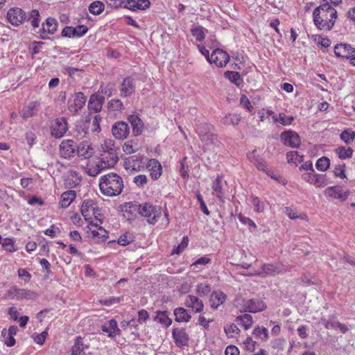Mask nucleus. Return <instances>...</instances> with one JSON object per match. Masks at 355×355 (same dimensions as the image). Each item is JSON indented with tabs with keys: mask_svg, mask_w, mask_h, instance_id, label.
I'll return each instance as SVG.
<instances>
[{
	"mask_svg": "<svg viewBox=\"0 0 355 355\" xmlns=\"http://www.w3.org/2000/svg\"><path fill=\"white\" fill-rule=\"evenodd\" d=\"M337 17L336 10L328 3L321 4L313 12V24L320 31H331L334 26Z\"/></svg>",
	"mask_w": 355,
	"mask_h": 355,
	"instance_id": "obj_1",
	"label": "nucleus"
},
{
	"mask_svg": "<svg viewBox=\"0 0 355 355\" xmlns=\"http://www.w3.org/2000/svg\"><path fill=\"white\" fill-rule=\"evenodd\" d=\"M99 188L103 195L108 197L116 196L122 192L123 182L119 175L109 173L100 178Z\"/></svg>",
	"mask_w": 355,
	"mask_h": 355,
	"instance_id": "obj_2",
	"label": "nucleus"
},
{
	"mask_svg": "<svg viewBox=\"0 0 355 355\" xmlns=\"http://www.w3.org/2000/svg\"><path fill=\"white\" fill-rule=\"evenodd\" d=\"M119 160L116 149L108 153H101L100 159L95 164L89 163L86 166L87 173L92 177L99 174L103 170L113 167Z\"/></svg>",
	"mask_w": 355,
	"mask_h": 355,
	"instance_id": "obj_3",
	"label": "nucleus"
},
{
	"mask_svg": "<svg viewBox=\"0 0 355 355\" xmlns=\"http://www.w3.org/2000/svg\"><path fill=\"white\" fill-rule=\"evenodd\" d=\"M81 214L87 223L92 222L94 219L101 222L98 218L101 216V209L97 202L93 200L86 199L83 202Z\"/></svg>",
	"mask_w": 355,
	"mask_h": 355,
	"instance_id": "obj_4",
	"label": "nucleus"
},
{
	"mask_svg": "<svg viewBox=\"0 0 355 355\" xmlns=\"http://www.w3.org/2000/svg\"><path fill=\"white\" fill-rule=\"evenodd\" d=\"M85 233L89 239L95 242H103L108 238L107 231L94 220L88 223Z\"/></svg>",
	"mask_w": 355,
	"mask_h": 355,
	"instance_id": "obj_5",
	"label": "nucleus"
},
{
	"mask_svg": "<svg viewBox=\"0 0 355 355\" xmlns=\"http://www.w3.org/2000/svg\"><path fill=\"white\" fill-rule=\"evenodd\" d=\"M282 270V264L276 263H264L262 265L261 270H254V272L246 274L248 277H261L275 276L279 274Z\"/></svg>",
	"mask_w": 355,
	"mask_h": 355,
	"instance_id": "obj_6",
	"label": "nucleus"
},
{
	"mask_svg": "<svg viewBox=\"0 0 355 355\" xmlns=\"http://www.w3.org/2000/svg\"><path fill=\"white\" fill-rule=\"evenodd\" d=\"M144 156L141 155L129 156L123 161L124 168L130 173L139 171L144 168Z\"/></svg>",
	"mask_w": 355,
	"mask_h": 355,
	"instance_id": "obj_7",
	"label": "nucleus"
},
{
	"mask_svg": "<svg viewBox=\"0 0 355 355\" xmlns=\"http://www.w3.org/2000/svg\"><path fill=\"white\" fill-rule=\"evenodd\" d=\"M161 215L160 209L150 203L141 205L139 216L146 218L150 224H155Z\"/></svg>",
	"mask_w": 355,
	"mask_h": 355,
	"instance_id": "obj_8",
	"label": "nucleus"
},
{
	"mask_svg": "<svg viewBox=\"0 0 355 355\" xmlns=\"http://www.w3.org/2000/svg\"><path fill=\"white\" fill-rule=\"evenodd\" d=\"M240 302L243 304V306L241 309V311L257 313L263 311L266 308V304L259 299H238L236 300L237 304H240Z\"/></svg>",
	"mask_w": 355,
	"mask_h": 355,
	"instance_id": "obj_9",
	"label": "nucleus"
},
{
	"mask_svg": "<svg viewBox=\"0 0 355 355\" xmlns=\"http://www.w3.org/2000/svg\"><path fill=\"white\" fill-rule=\"evenodd\" d=\"M302 178L305 182L314 185L317 188L324 187L327 184V175L317 173L315 170L303 173Z\"/></svg>",
	"mask_w": 355,
	"mask_h": 355,
	"instance_id": "obj_10",
	"label": "nucleus"
},
{
	"mask_svg": "<svg viewBox=\"0 0 355 355\" xmlns=\"http://www.w3.org/2000/svg\"><path fill=\"white\" fill-rule=\"evenodd\" d=\"M7 297L11 300H32L35 298V293L28 289L20 288L15 286L7 291Z\"/></svg>",
	"mask_w": 355,
	"mask_h": 355,
	"instance_id": "obj_11",
	"label": "nucleus"
},
{
	"mask_svg": "<svg viewBox=\"0 0 355 355\" xmlns=\"http://www.w3.org/2000/svg\"><path fill=\"white\" fill-rule=\"evenodd\" d=\"M77 152V144L72 139H64L59 146V153L61 157L70 159Z\"/></svg>",
	"mask_w": 355,
	"mask_h": 355,
	"instance_id": "obj_12",
	"label": "nucleus"
},
{
	"mask_svg": "<svg viewBox=\"0 0 355 355\" xmlns=\"http://www.w3.org/2000/svg\"><path fill=\"white\" fill-rule=\"evenodd\" d=\"M230 60L229 54L220 49H216L212 51L208 62L214 64L218 67H224Z\"/></svg>",
	"mask_w": 355,
	"mask_h": 355,
	"instance_id": "obj_13",
	"label": "nucleus"
},
{
	"mask_svg": "<svg viewBox=\"0 0 355 355\" xmlns=\"http://www.w3.org/2000/svg\"><path fill=\"white\" fill-rule=\"evenodd\" d=\"M280 138L285 146L291 148H298L301 144L300 137L296 132L293 130L282 132Z\"/></svg>",
	"mask_w": 355,
	"mask_h": 355,
	"instance_id": "obj_14",
	"label": "nucleus"
},
{
	"mask_svg": "<svg viewBox=\"0 0 355 355\" xmlns=\"http://www.w3.org/2000/svg\"><path fill=\"white\" fill-rule=\"evenodd\" d=\"M68 130V124L65 119H56L51 126V133L55 138L62 137Z\"/></svg>",
	"mask_w": 355,
	"mask_h": 355,
	"instance_id": "obj_15",
	"label": "nucleus"
},
{
	"mask_svg": "<svg viewBox=\"0 0 355 355\" xmlns=\"http://www.w3.org/2000/svg\"><path fill=\"white\" fill-rule=\"evenodd\" d=\"M26 18V12L19 8H10L7 12L8 22L15 26L22 24Z\"/></svg>",
	"mask_w": 355,
	"mask_h": 355,
	"instance_id": "obj_16",
	"label": "nucleus"
},
{
	"mask_svg": "<svg viewBox=\"0 0 355 355\" xmlns=\"http://www.w3.org/2000/svg\"><path fill=\"white\" fill-rule=\"evenodd\" d=\"M112 133L116 139H125L130 133V128L124 121H117L112 127Z\"/></svg>",
	"mask_w": 355,
	"mask_h": 355,
	"instance_id": "obj_17",
	"label": "nucleus"
},
{
	"mask_svg": "<svg viewBox=\"0 0 355 355\" xmlns=\"http://www.w3.org/2000/svg\"><path fill=\"white\" fill-rule=\"evenodd\" d=\"M184 304L196 313H201L204 310L203 302L197 296L189 295L184 300Z\"/></svg>",
	"mask_w": 355,
	"mask_h": 355,
	"instance_id": "obj_18",
	"label": "nucleus"
},
{
	"mask_svg": "<svg viewBox=\"0 0 355 355\" xmlns=\"http://www.w3.org/2000/svg\"><path fill=\"white\" fill-rule=\"evenodd\" d=\"M77 154L84 159H89L94 153V148L89 139H85L77 145Z\"/></svg>",
	"mask_w": 355,
	"mask_h": 355,
	"instance_id": "obj_19",
	"label": "nucleus"
},
{
	"mask_svg": "<svg viewBox=\"0 0 355 355\" xmlns=\"http://www.w3.org/2000/svg\"><path fill=\"white\" fill-rule=\"evenodd\" d=\"M334 53L337 57L349 59L355 55V49L348 44H337L334 47Z\"/></svg>",
	"mask_w": 355,
	"mask_h": 355,
	"instance_id": "obj_20",
	"label": "nucleus"
},
{
	"mask_svg": "<svg viewBox=\"0 0 355 355\" xmlns=\"http://www.w3.org/2000/svg\"><path fill=\"white\" fill-rule=\"evenodd\" d=\"M173 338L178 347L187 346L189 341V336L185 329L175 328L172 331Z\"/></svg>",
	"mask_w": 355,
	"mask_h": 355,
	"instance_id": "obj_21",
	"label": "nucleus"
},
{
	"mask_svg": "<svg viewBox=\"0 0 355 355\" xmlns=\"http://www.w3.org/2000/svg\"><path fill=\"white\" fill-rule=\"evenodd\" d=\"M86 98L83 93H76L73 99L69 100L68 102V109L70 112L75 114L84 106Z\"/></svg>",
	"mask_w": 355,
	"mask_h": 355,
	"instance_id": "obj_22",
	"label": "nucleus"
},
{
	"mask_svg": "<svg viewBox=\"0 0 355 355\" xmlns=\"http://www.w3.org/2000/svg\"><path fill=\"white\" fill-rule=\"evenodd\" d=\"M140 207L141 205L135 202H128L122 206L121 209L125 218L128 220H132L139 215Z\"/></svg>",
	"mask_w": 355,
	"mask_h": 355,
	"instance_id": "obj_23",
	"label": "nucleus"
},
{
	"mask_svg": "<svg viewBox=\"0 0 355 355\" xmlns=\"http://www.w3.org/2000/svg\"><path fill=\"white\" fill-rule=\"evenodd\" d=\"M327 196L334 199H338L341 201H345L349 194L348 190L344 191L341 187L332 186L325 189Z\"/></svg>",
	"mask_w": 355,
	"mask_h": 355,
	"instance_id": "obj_24",
	"label": "nucleus"
},
{
	"mask_svg": "<svg viewBox=\"0 0 355 355\" xmlns=\"http://www.w3.org/2000/svg\"><path fill=\"white\" fill-rule=\"evenodd\" d=\"M146 165L151 178L153 180H158L162 174L161 163L157 159L152 158L148 161Z\"/></svg>",
	"mask_w": 355,
	"mask_h": 355,
	"instance_id": "obj_25",
	"label": "nucleus"
},
{
	"mask_svg": "<svg viewBox=\"0 0 355 355\" xmlns=\"http://www.w3.org/2000/svg\"><path fill=\"white\" fill-rule=\"evenodd\" d=\"M40 107V103L38 101L29 102L23 107L21 116L25 120L35 116L39 111Z\"/></svg>",
	"mask_w": 355,
	"mask_h": 355,
	"instance_id": "obj_26",
	"label": "nucleus"
},
{
	"mask_svg": "<svg viewBox=\"0 0 355 355\" xmlns=\"http://www.w3.org/2000/svg\"><path fill=\"white\" fill-rule=\"evenodd\" d=\"M57 21L53 18L49 17L42 24V28L37 33H40L41 38L44 39L46 34H53L57 31Z\"/></svg>",
	"mask_w": 355,
	"mask_h": 355,
	"instance_id": "obj_27",
	"label": "nucleus"
},
{
	"mask_svg": "<svg viewBox=\"0 0 355 355\" xmlns=\"http://www.w3.org/2000/svg\"><path fill=\"white\" fill-rule=\"evenodd\" d=\"M101 330L106 334L109 338H114L121 334V330L118 327L117 322L115 319H111L107 322L101 326Z\"/></svg>",
	"mask_w": 355,
	"mask_h": 355,
	"instance_id": "obj_28",
	"label": "nucleus"
},
{
	"mask_svg": "<svg viewBox=\"0 0 355 355\" xmlns=\"http://www.w3.org/2000/svg\"><path fill=\"white\" fill-rule=\"evenodd\" d=\"M227 295L220 291H213L209 297L210 306L213 309H217L220 305L225 303Z\"/></svg>",
	"mask_w": 355,
	"mask_h": 355,
	"instance_id": "obj_29",
	"label": "nucleus"
},
{
	"mask_svg": "<svg viewBox=\"0 0 355 355\" xmlns=\"http://www.w3.org/2000/svg\"><path fill=\"white\" fill-rule=\"evenodd\" d=\"M89 348V345L84 343V339L81 336H76L74 339L73 345L71 348L70 355H83L85 351Z\"/></svg>",
	"mask_w": 355,
	"mask_h": 355,
	"instance_id": "obj_30",
	"label": "nucleus"
},
{
	"mask_svg": "<svg viewBox=\"0 0 355 355\" xmlns=\"http://www.w3.org/2000/svg\"><path fill=\"white\" fill-rule=\"evenodd\" d=\"M135 86L133 83V79L130 76L125 78L121 85V96L123 97L129 96L135 92Z\"/></svg>",
	"mask_w": 355,
	"mask_h": 355,
	"instance_id": "obj_31",
	"label": "nucleus"
},
{
	"mask_svg": "<svg viewBox=\"0 0 355 355\" xmlns=\"http://www.w3.org/2000/svg\"><path fill=\"white\" fill-rule=\"evenodd\" d=\"M128 120L132 126L133 135L136 137L141 135L144 130L142 120L135 114L130 115Z\"/></svg>",
	"mask_w": 355,
	"mask_h": 355,
	"instance_id": "obj_32",
	"label": "nucleus"
},
{
	"mask_svg": "<svg viewBox=\"0 0 355 355\" xmlns=\"http://www.w3.org/2000/svg\"><path fill=\"white\" fill-rule=\"evenodd\" d=\"M150 6L149 0H127L124 8L135 11L137 10H146Z\"/></svg>",
	"mask_w": 355,
	"mask_h": 355,
	"instance_id": "obj_33",
	"label": "nucleus"
},
{
	"mask_svg": "<svg viewBox=\"0 0 355 355\" xmlns=\"http://www.w3.org/2000/svg\"><path fill=\"white\" fill-rule=\"evenodd\" d=\"M223 176L218 175L215 180L212 183L213 194L215 195L219 200H224V191L223 189Z\"/></svg>",
	"mask_w": 355,
	"mask_h": 355,
	"instance_id": "obj_34",
	"label": "nucleus"
},
{
	"mask_svg": "<svg viewBox=\"0 0 355 355\" xmlns=\"http://www.w3.org/2000/svg\"><path fill=\"white\" fill-rule=\"evenodd\" d=\"M104 101V98L97 94L91 95L89 102L88 108L94 112H98L101 111Z\"/></svg>",
	"mask_w": 355,
	"mask_h": 355,
	"instance_id": "obj_35",
	"label": "nucleus"
},
{
	"mask_svg": "<svg viewBox=\"0 0 355 355\" xmlns=\"http://www.w3.org/2000/svg\"><path fill=\"white\" fill-rule=\"evenodd\" d=\"M173 314L175 315V320L178 322H188L191 318L189 311L182 307L175 309Z\"/></svg>",
	"mask_w": 355,
	"mask_h": 355,
	"instance_id": "obj_36",
	"label": "nucleus"
},
{
	"mask_svg": "<svg viewBox=\"0 0 355 355\" xmlns=\"http://www.w3.org/2000/svg\"><path fill=\"white\" fill-rule=\"evenodd\" d=\"M76 193L73 190H68L64 191L60 198V205L62 207H68L71 203L75 200Z\"/></svg>",
	"mask_w": 355,
	"mask_h": 355,
	"instance_id": "obj_37",
	"label": "nucleus"
},
{
	"mask_svg": "<svg viewBox=\"0 0 355 355\" xmlns=\"http://www.w3.org/2000/svg\"><path fill=\"white\" fill-rule=\"evenodd\" d=\"M334 152L339 159H346L352 157L354 150L350 147L340 146L335 148Z\"/></svg>",
	"mask_w": 355,
	"mask_h": 355,
	"instance_id": "obj_38",
	"label": "nucleus"
},
{
	"mask_svg": "<svg viewBox=\"0 0 355 355\" xmlns=\"http://www.w3.org/2000/svg\"><path fill=\"white\" fill-rule=\"evenodd\" d=\"M192 35L198 42H202L205 38L207 30L200 25H193L191 29Z\"/></svg>",
	"mask_w": 355,
	"mask_h": 355,
	"instance_id": "obj_39",
	"label": "nucleus"
},
{
	"mask_svg": "<svg viewBox=\"0 0 355 355\" xmlns=\"http://www.w3.org/2000/svg\"><path fill=\"white\" fill-rule=\"evenodd\" d=\"M67 178L69 184L71 187L78 186L82 180L81 175L76 171H69L67 173Z\"/></svg>",
	"mask_w": 355,
	"mask_h": 355,
	"instance_id": "obj_40",
	"label": "nucleus"
},
{
	"mask_svg": "<svg viewBox=\"0 0 355 355\" xmlns=\"http://www.w3.org/2000/svg\"><path fill=\"white\" fill-rule=\"evenodd\" d=\"M154 320L165 327H169L172 324L168 311H157Z\"/></svg>",
	"mask_w": 355,
	"mask_h": 355,
	"instance_id": "obj_41",
	"label": "nucleus"
},
{
	"mask_svg": "<svg viewBox=\"0 0 355 355\" xmlns=\"http://www.w3.org/2000/svg\"><path fill=\"white\" fill-rule=\"evenodd\" d=\"M213 125L210 123L202 122L196 124V132L198 135L199 137H202L205 135L213 131Z\"/></svg>",
	"mask_w": 355,
	"mask_h": 355,
	"instance_id": "obj_42",
	"label": "nucleus"
},
{
	"mask_svg": "<svg viewBox=\"0 0 355 355\" xmlns=\"http://www.w3.org/2000/svg\"><path fill=\"white\" fill-rule=\"evenodd\" d=\"M123 150L126 154H132L137 152L139 150L138 142L135 139H130L127 141L123 145Z\"/></svg>",
	"mask_w": 355,
	"mask_h": 355,
	"instance_id": "obj_43",
	"label": "nucleus"
},
{
	"mask_svg": "<svg viewBox=\"0 0 355 355\" xmlns=\"http://www.w3.org/2000/svg\"><path fill=\"white\" fill-rule=\"evenodd\" d=\"M236 321L239 324L243 327L245 329H250L253 323L252 317L248 313H245L239 315L236 318Z\"/></svg>",
	"mask_w": 355,
	"mask_h": 355,
	"instance_id": "obj_44",
	"label": "nucleus"
},
{
	"mask_svg": "<svg viewBox=\"0 0 355 355\" xmlns=\"http://www.w3.org/2000/svg\"><path fill=\"white\" fill-rule=\"evenodd\" d=\"M303 157L304 156L297 151L292 150L286 153L288 163L294 164L296 166L303 162Z\"/></svg>",
	"mask_w": 355,
	"mask_h": 355,
	"instance_id": "obj_45",
	"label": "nucleus"
},
{
	"mask_svg": "<svg viewBox=\"0 0 355 355\" xmlns=\"http://www.w3.org/2000/svg\"><path fill=\"white\" fill-rule=\"evenodd\" d=\"M203 143L204 148H208L210 145H216L218 142L217 135L211 132L200 138Z\"/></svg>",
	"mask_w": 355,
	"mask_h": 355,
	"instance_id": "obj_46",
	"label": "nucleus"
},
{
	"mask_svg": "<svg viewBox=\"0 0 355 355\" xmlns=\"http://www.w3.org/2000/svg\"><path fill=\"white\" fill-rule=\"evenodd\" d=\"M225 77L229 79L232 83L237 86H240L243 82L240 73L237 71H227L224 74Z\"/></svg>",
	"mask_w": 355,
	"mask_h": 355,
	"instance_id": "obj_47",
	"label": "nucleus"
},
{
	"mask_svg": "<svg viewBox=\"0 0 355 355\" xmlns=\"http://www.w3.org/2000/svg\"><path fill=\"white\" fill-rule=\"evenodd\" d=\"M105 9L104 3L101 1H95L90 3L89 11L90 13L98 15H100Z\"/></svg>",
	"mask_w": 355,
	"mask_h": 355,
	"instance_id": "obj_48",
	"label": "nucleus"
},
{
	"mask_svg": "<svg viewBox=\"0 0 355 355\" xmlns=\"http://www.w3.org/2000/svg\"><path fill=\"white\" fill-rule=\"evenodd\" d=\"M340 137L346 144H349L355 140V132L349 128L345 129L340 133Z\"/></svg>",
	"mask_w": 355,
	"mask_h": 355,
	"instance_id": "obj_49",
	"label": "nucleus"
},
{
	"mask_svg": "<svg viewBox=\"0 0 355 355\" xmlns=\"http://www.w3.org/2000/svg\"><path fill=\"white\" fill-rule=\"evenodd\" d=\"M250 202L254 207V210L257 213H263L265 209V204L257 196H251Z\"/></svg>",
	"mask_w": 355,
	"mask_h": 355,
	"instance_id": "obj_50",
	"label": "nucleus"
},
{
	"mask_svg": "<svg viewBox=\"0 0 355 355\" xmlns=\"http://www.w3.org/2000/svg\"><path fill=\"white\" fill-rule=\"evenodd\" d=\"M252 334L261 340H266L268 338V331L264 327H257L253 330Z\"/></svg>",
	"mask_w": 355,
	"mask_h": 355,
	"instance_id": "obj_51",
	"label": "nucleus"
},
{
	"mask_svg": "<svg viewBox=\"0 0 355 355\" xmlns=\"http://www.w3.org/2000/svg\"><path fill=\"white\" fill-rule=\"evenodd\" d=\"M123 300V296L116 297V296H110L105 299L99 300V303L101 305L110 306L116 304L120 303Z\"/></svg>",
	"mask_w": 355,
	"mask_h": 355,
	"instance_id": "obj_52",
	"label": "nucleus"
},
{
	"mask_svg": "<svg viewBox=\"0 0 355 355\" xmlns=\"http://www.w3.org/2000/svg\"><path fill=\"white\" fill-rule=\"evenodd\" d=\"M330 166V159L327 157H322L319 158L316 163L315 167L318 171L324 172L326 171Z\"/></svg>",
	"mask_w": 355,
	"mask_h": 355,
	"instance_id": "obj_53",
	"label": "nucleus"
},
{
	"mask_svg": "<svg viewBox=\"0 0 355 355\" xmlns=\"http://www.w3.org/2000/svg\"><path fill=\"white\" fill-rule=\"evenodd\" d=\"M15 243L14 238L7 237L3 239L1 246L6 251L14 252L17 251V248L15 247Z\"/></svg>",
	"mask_w": 355,
	"mask_h": 355,
	"instance_id": "obj_54",
	"label": "nucleus"
},
{
	"mask_svg": "<svg viewBox=\"0 0 355 355\" xmlns=\"http://www.w3.org/2000/svg\"><path fill=\"white\" fill-rule=\"evenodd\" d=\"M285 209L286 214L288 218L291 219L300 218L304 220H308V217L305 214H298V213L296 211H295L291 207H286Z\"/></svg>",
	"mask_w": 355,
	"mask_h": 355,
	"instance_id": "obj_55",
	"label": "nucleus"
},
{
	"mask_svg": "<svg viewBox=\"0 0 355 355\" xmlns=\"http://www.w3.org/2000/svg\"><path fill=\"white\" fill-rule=\"evenodd\" d=\"M134 240L133 235L130 232H125L118 239L117 243L122 246H126Z\"/></svg>",
	"mask_w": 355,
	"mask_h": 355,
	"instance_id": "obj_56",
	"label": "nucleus"
},
{
	"mask_svg": "<svg viewBox=\"0 0 355 355\" xmlns=\"http://www.w3.org/2000/svg\"><path fill=\"white\" fill-rule=\"evenodd\" d=\"M211 291V286L207 283H201L198 285L196 288V293L200 296H206Z\"/></svg>",
	"mask_w": 355,
	"mask_h": 355,
	"instance_id": "obj_57",
	"label": "nucleus"
},
{
	"mask_svg": "<svg viewBox=\"0 0 355 355\" xmlns=\"http://www.w3.org/2000/svg\"><path fill=\"white\" fill-rule=\"evenodd\" d=\"M315 42L321 47L327 48L331 44V41L327 37H322L320 35H315L313 36Z\"/></svg>",
	"mask_w": 355,
	"mask_h": 355,
	"instance_id": "obj_58",
	"label": "nucleus"
},
{
	"mask_svg": "<svg viewBox=\"0 0 355 355\" xmlns=\"http://www.w3.org/2000/svg\"><path fill=\"white\" fill-rule=\"evenodd\" d=\"M189 238L187 236H185L182 238V240L180 243V244H179L177 247H175L173 250V252L172 254H180L182 252H183L188 246L189 245Z\"/></svg>",
	"mask_w": 355,
	"mask_h": 355,
	"instance_id": "obj_59",
	"label": "nucleus"
},
{
	"mask_svg": "<svg viewBox=\"0 0 355 355\" xmlns=\"http://www.w3.org/2000/svg\"><path fill=\"white\" fill-rule=\"evenodd\" d=\"M294 121V117L293 116L286 115L284 112L279 114V123L282 125L286 126L290 125Z\"/></svg>",
	"mask_w": 355,
	"mask_h": 355,
	"instance_id": "obj_60",
	"label": "nucleus"
},
{
	"mask_svg": "<svg viewBox=\"0 0 355 355\" xmlns=\"http://www.w3.org/2000/svg\"><path fill=\"white\" fill-rule=\"evenodd\" d=\"M101 153H104V152L108 153L111 150L116 149L114 146V141L111 139H105L103 141V143L101 144Z\"/></svg>",
	"mask_w": 355,
	"mask_h": 355,
	"instance_id": "obj_61",
	"label": "nucleus"
},
{
	"mask_svg": "<svg viewBox=\"0 0 355 355\" xmlns=\"http://www.w3.org/2000/svg\"><path fill=\"white\" fill-rule=\"evenodd\" d=\"M345 172V164L336 165L334 168V175L340 179H344L346 178Z\"/></svg>",
	"mask_w": 355,
	"mask_h": 355,
	"instance_id": "obj_62",
	"label": "nucleus"
},
{
	"mask_svg": "<svg viewBox=\"0 0 355 355\" xmlns=\"http://www.w3.org/2000/svg\"><path fill=\"white\" fill-rule=\"evenodd\" d=\"M214 321L211 318H207L204 315H200L198 319V324L205 329H209V324Z\"/></svg>",
	"mask_w": 355,
	"mask_h": 355,
	"instance_id": "obj_63",
	"label": "nucleus"
},
{
	"mask_svg": "<svg viewBox=\"0 0 355 355\" xmlns=\"http://www.w3.org/2000/svg\"><path fill=\"white\" fill-rule=\"evenodd\" d=\"M148 179L146 175H138L133 179V182L139 187H143L147 184Z\"/></svg>",
	"mask_w": 355,
	"mask_h": 355,
	"instance_id": "obj_64",
	"label": "nucleus"
}]
</instances>
